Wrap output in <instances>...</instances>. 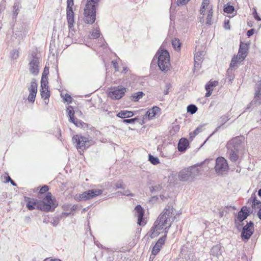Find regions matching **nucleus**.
<instances>
[{
    "mask_svg": "<svg viewBox=\"0 0 261 261\" xmlns=\"http://www.w3.org/2000/svg\"><path fill=\"white\" fill-rule=\"evenodd\" d=\"M230 119L229 115L227 114L223 115L222 116L220 117V118L218 119V122L219 123V124L217 126V127L216 128L215 130L210 135V137L213 135L214 134H215L216 132L219 131V130L221 128V127L225 124Z\"/></svg>",
    "mask_w": 261,
    "mask_h": 261,
    "instance_id": "aec40b11",
    "label": "nucleus"
},
{
    "mask_svg": "<svg viewBox=\"0 0 261 261\" xmlns=\"http://www.w3.org/2000/svg\"><path fill=\"white\" fill-rule=\"evenodd\" d=\"M134 115V113L133 111H129L127 110H121L116 115L117 117L125 119V118H128L133 117Z\"/></svg>",
    "mask_w": 261,
    "mask_h": 261,
    "instance_id": "393cba45",
    "label": "nucleus"
},
{
    "mask_svg": "<svg viewBox=\"0 0 261 261\" xmlns=\"http://www.w3.org/2000/svg\"><path fill=\"white\" fill-rule=\"evenodd\" d=\"M66 17L70 31L72 29L74 23V12L73 10H66Z\"/></svg>",
    "mask_w": 261,
    "mask_h": 261,
    "instance_id": "4be33fe9",
    "label": "nucleus"
},
{
    "mask_svg": "<svg viewBox=\"0 0 261 261\" xmlns=\"http://www.w3.org/2000/svg\"><path fill=\"white\" fill-rule=\"evenodd\" d=\"M198 110V108L196 105L190 104L187 108V112L193 115L195 114Z\"/></svg>",
    "mask_w": 261,
    "mask_h": 261,
    "instance_id": "f704fd0d",
    "label": "nucleus"
},
{
    "mask_svg": "<svg viewBox=\"0 0 261 261\" xmlns=\"http://www.w3.org/2000/svg\"><path fill=\"white\" fill-rule=\"evenodd\" d=\"M126 92V88L122 86H114L109 89V96L112 99L119 100Z\"/></svg>",
    "mask_w": 261,
    "mask_h": 261,
    "instance_id": "6e6552de",
    "label": "nucleus"
},
{
    "mask_svg": "<svg viewBox=\"0 0 261 261\" xmlns=\"http://www.w3.org/2000/svg\"><path fill=\"white\" fill-rule=\"evenodd\" d=\"M40 59L37 57V54L33 52L29 63V70L34 75H37L39 72Z\"/></svg>",
    "mask_w": 261,
    "mask_h": 261,
    "instance_id": "1a4fd4ad",
    "label": "nucleus"
},
{
    "mask_svg": "<svg viewBox=\"0 0 261 261\" xmlns=\"http://www.w3.org/2000/svg\"><path fill=\"white\" fill-rule=\"evenodd\" d=\"M38 84L35 79H32L30 83V85L28 87V90L29 91V95L28 97V100L31 103H34L35 100L37 92Z\"/></svg>",
    "mask_w": 261,
    "mask_h": 261,
    "instance_id": "ddd939ff",
    "label": "nucleus"
},
{
    "mask_svg": "<svg viewBox=\"0 0 261 261\" xmlns=\"http://www.w3.org/2000/svg\"><path fill=\"white\" fill-rule=\"evenodd\" d=\"M48 84V78H44L43 77H41V89H49Z\"/></svg>",
    "mask_w": 261,
    "mask_h": 261,
    "instance_id": "58836bf2",
    "label": "nucleus"
},
{
    "mask_svg": "<svg viewBox=\"0 0 261 261\" xmlns=\"http://www.w3.org/2000/svg\"><path fill=\"white\" fill-rule=\"evenodd\" d=\"M243 140V136H237L233 138L227 143L226 147L231 148L234 150H239V147Z\"/></svg>",
    "mask_w": 261,
    "mask_h": 261,
    "instance_id": "2eb2a0df",
    "label": "nucleus"
},
{
    "mask_svg": "<svg viewBox=\"0 0 261 261\" xmlns=\"http://www.w3.org/2000/svg\"><path fill=\"white\" fill-rule=\"evenodd\" d=\"M100 1V0H87L86 3L98 6V3Z\"/></svg>",
    "mask_w": 261,
    "mask_h": 261,
    "instance_id": "13d9d810",
    "label": "nucleus"
},
{
    "mask_svg": "<svg viewBox=\"0 0 261 261\" xmlns=\"http://www.w3.org/2000/svg\"><path fill=\"white\" fill-rule=\"evenodd\" d=\"M212 17H213L212 14H207V17H206V24L211 25L212 24V23H213Z\"/></svg>",
    "mask_w": 261,
    "mask_h": 261,
    "instance_id": "6e6d98bb",
    "label": "nucleus"
},
{
    "mask_svg": "<svg viewBox=\"0 0 261 261\" xmlns=\"http://www.w3.org/2000/svg\"><path fill=\"white\" fill-rule=\"evenodd\" d=\"M234 10V8L233 6L227 4L224 5L223 11L224 12L228 14H232Z\"/></svg>",
    "mask_w": 261,
    "mask_h": 261,
    "instance_id": "4c0bfd02",
    "label": "nucleus"
},
{
    "mask_svg": "<svg viewBox=\"0 0 261 261\" xmlns=\"http://www.w3.org/2000/svg\"><path fill=\"white\" fill-rule=\"evenodd\" d=\"M252 15L254 17V18L257 21H261V18L258 15L257 11L255 8L253 9V12H252Z\"/></svg>",
    "mask_w": 261,
    "mask_h": 261,
    "instance_id": "5fc2aeb1",
    "label": "nucleus"
},
{
    "mask_svg": "<svg viewBox=\"0 0 261 261\" xmlns=\"http://www.w3.org/2000/svg\"><path fill=\"white\" fill-rule=\"evenodd\" d=\"M189 142L187 139L181 138L178 143L177 149L181 152H184L189 147Z\"/></svg>",
    "mask_w": 261,
    "mask_h": 261,
    "instance_id": "412c9836",
    "label": "nucleus"
},
{
    "mask_svg": "<svg viewBox=\"0 0 261 261\" xmlns=\"http://www.w3.org/2000/svg\"><path fill=\"white\" fill-rule=\"evenodd\" d=\"M229 167L227 161L224 158L220 156L216 160L215 170L218 175H222L228 170Z\"/></svg>",
    "mask_w": 261,
    "mask_h": 261,
    "instance_id": "9b49d317",
    "label": "nucleus"
},
{
    "mask_svg": "<svg viewBox=\"0 0 261 261\" xmlns=\"http://www.w3.org/2000/svg\"><path fill=\"white\" fill-rule=\"evenodd\" d=\"M218 84V81H210L208 83H207L205 86V89H213V87H216Z\"/></svg>",
    "mask_w": 261,
    "mask_h": 261,
    "instance_id": "c03bdc74",
    "label": "nucleus"
},
{
    "mask_svg": "<svg viewBox=\"0 0 261 261\" xmlns=\"http://www.w3.org/2000/svg\"><path fill=\"white\" fill-rule=\"evenodd\" d=\"M227 154H229V158L232 162H236L239 159V150L233 149L231 148L226 147Z\"/></svg>",
    "mask_w": 261,
    "mask_h": 261,
    "instance_id": "5701e85b",
    "label": "nucleus"
},
{
    "mask_svg": "<svg viewBox=\"0 0 261 261\" xmlns=\"http://www.w3.org/2000/svg\"><path fill=\"white\" fill-rule=\"evenodd\" d=\"M161 111V109L157 106H153L151 109H149L143 116L144 119L151 120Z\"/></svg>",
    "mask_w": 261,
    "mask_h": 261,
    "instance_id": "a211bd4d",
    "label": "nucleus"
},
{
    "mask_svg": "<svg viewBox=\"0 0 261 261\" xmlns=\"http://www.w3.org/2000/svg\"><path fill=\"white\" fill-rule=\"evenodd\" d=\"M174 209L172 206L167 205L154 222L152 227L151 228L150 238L153 239L160 233L158 231L161 230L163 229L164 227L170 223L174 216Z\"/></svg>",
    "mask_w": 261,
    "mask_h": 261,
    "instance_id": "f257e3e1",
    "label": "nucleus"
},
{
    "mask_svg": "<svg viewBox=\"0 0 261 261\" xmlns=\"http://www.w3.org/2000/svg\"><path fill=\"white\" fill-rule=\"evenodd\" d=\"M73 123L75 126L79 127L85 128L87 126L88 124L81 120H78L77 118H75L74 122H71Z\"/></svg>",
    "mask_w": 261,
    "mask_h": 261,
    "instance_id": "e433bc0d",
    "label": "nucleus"
},
{
    "mask_svg": "<svg viewBox=\"0 0 261 261\" xmlns=\"http://www.w3.org/2000/svg\"><path fill=\"white\" fill-rule=\"evenodd\" d=\"M139 118L135 117L131 119H125L121 120V122L124 123H134L136 121H138Z\"/></svg>",
    "mask_w": 261,
    "mask_h": 261,
    "instance_id": "49530a36",
    "label": "nucleus"
},
{
    "mask_svg": "<svg viewBox=\"0 0 261 261\" xmlns=\"http://www.w3.org/2000/svg\"><path fill=\"white\" fill-rule=\"evenodd\" d=\"M251 214H253V210H251L250 207L243 206L238 213L237 220L243 222Z\"/></svg>",
    "mask_w": 261,
    "mask_h": 261,
    "instance_id": "4468645a",
    "label": "nucleus"
},
{
    "mask_svg": "<svg viewBox=\"0 0 261 261\" xmlns=\"http://www.w3.org/2000/svg\"><path fill=\"white\" fill-rule=\"evenodd\" d=\"M201 132H202V127H197L194 131L189 134L190 139L193 140V139Z\"/></svg>",
    "mask_w": 261,
    "mask_h": 261,
    "instance_id": "ea45409f",
    "label": "nucleus"
},
{
    "mask_svg": "<svg viewBox=\"0 0 261 261\" xmlns=\"http://www.w3.org/2000/svg\"><path fill=\"white\" fill-rule=\"evenodd\" d=\"M260 104V100L259 99H257L254 97L253 99L247 105L244 112H246L247 111H250L251 107L253 105L259 106Z\"/></svg>",
    "mask_w": 261,
    "mask_h": 261,
    "instance_id": "c85d7f7f",
    "label": "nucleus"
},
{
    "mask_svg": "<svg viewBox=\"0 0 261 261\" xmlns=\"http://www.w3.org/2000/svg\"><path fill=\"white\" fill-rule=\"evenodd\" d=\"M112 64L113 65L114 68H115V71H118L119 70L118 63L116 60L112 61Z\"/></svg>",
    "mask_w": 261,
    "mask_h": 261,
    "instance_id": "338daca9",
    "label": "nucleus"
},
{
    "mask_svg": "<svg viewBox=\"0 0 261 261\" xmlns=\"http://www.w3.org/2000/svg\"><path fill=\"white\" fill-rule=\"evenodd\" d=\"M190 0H177L176 4L177 6H183L187 4Z\"/></svg>",
    "mask_w": 261,
    "mask_h": 261,
    "instance_id": "4d7b16f0",
    "label": "nucleus"
},
{
    "mask_svg": "<svg viewBox=\"0 0 261 261\" xmlns=\"http://www.w3.org/2000/svg\"><path fill=\"white\" fill-rule=\"evenodd\" d=\"M72 141L76 144L75 146L77 149L82 151L90 147L93 143L91 139L83 136L81 135H76L72 137Z\"/></svg>",
    "mask_w": 261,
    "mask_h": 261,
    "instance_id": "423d86ee",
    "label": "nucleus"
},
{
    "mask_svg": "<svg viewBox=\"0 0 261 261\" xmlns=\"http://www.w3.org/2000/svg\"><path fill=\"white\" fill-rule=\"evenodd\" d=\"M234 222L236 228L238 230H240L242 226L243 225L242 222H240L239 221H237L236 218L234 219Z\"/></svg>",
    "mask_w": 261,
    "mask_h": 261,
    "instance_id": "052dcab7",
    "label": "nucleus"
},
{
    "mask_svg": "<svg viewBox=\"0 0 261 261\" xmlns=\"http://www.w3.org/2000/svg\"><path fill=\"white\" fill-rule=\"evenodd\" d=\"M115 189H124L125 186L123 184V182L122 180H119L118 182H117L115 184Z\"/></svg>",
    "mask_w": 261,
    "mask_h": 261,
    "instance_id": "09e8293b",
    "label": "nucleus"
},
{
    "mask_svg": "<svg viewBox=\"0 0 261 261\" xmlns=\"http://www.w3.org/2000/svg\"><path fill=\"white\" fill-rule=\"evenodd\" d=\"M211 254L216 257L221 255L222 248L220 245H217L213 246L211 250Z\"/></svg>",
    "mask_w": 261,
    "mask_h": 261,
    "instance_id": "bb28decb",
    "label": "nucleus"
},
{
    "mask_svg": "<svg viewBox=\"0 0 261 261\" xmlns=\"http://www.w3.org/2000/svg\"><path fill=\"white\" fill-rule=\"evenodd\" d=\"M10 57L12 59L15 60L19 57V53L17 49H13L10 53Z\"/></svg>",
    "mask_w": 261,
    "mask_h": 261,
    "instance_id": "de8ad7c7",
    "label": "nucleus"
},
{
    "mask_svg": "<svg viewBox=\"0 0 261 261\" xmlns=\"http://www.w3.org/2000/svg\"><path fill=\"white\" fill-rule=\"evenodd\" d=\"M254 98L261 101V80L257 81L254 88Z\"/></svg>",
    "mask_w": 261,
    "mask_h": 261,
    "instance_id": "a878e982",
    "label": "nucleus"
},
{
    "mask_svg": "<svg viewBox=\"0 0 261 261\" xmlns=\"http://www.w3.org/2000/svg\"><path fill=\"white\" fill-rule=\"evenodd\" d=\"M117 196L124 195L126 196H134V194L130 192V190H126L123 191H118L116 193Z\"/></svg>",
    "mask_w": 261,
    "mask_h": 261,
    "instance_id": "a19ab883",
    "label": "nucleus"
},
{
    "mask_svg": "<svg viewBox=\"0 0 261 261\" xmlns=\"http://www.w3.org/2000/svg\"><path fill=\"white\" fill-rule=\"evenodd\" d=\"M21 6L19 1H15L13 7V19H16Z\"/></svg>",
    "mask_w": 261,
    "mask_h": 261,
    "instance_id": "cd10ccee",
    "label": "nucleus"
},
{
    "mask_svg": "<svg viewBox=\"0 0 261 261\" xmlns=\"http://www.w3.org/2000/svg\"><path fill=\"white\" fill-rule=\"evenodd\" d=\"M205 55V53L203 50L198 51L194 55V67L196 68L198 67L203 57Z\"/></svg>",
    "mask_w": 261,
    "mask_h": 261,
    "instance_id": "b1692460",
    "label": "nucleus"
},
{
    "mask_svg": "<svg viewBox=\"0 0 261 261\" xmlns=\"http://www.w3.org/2000/svg\"><path fill=\"white\" fill-rule=\"evenodd\" d=\"M157 59L159 69L163 72H167L170 68V56L168 51L166 49L159 50L154 56L151 65Z\"/></svg>",
    "mask_w": 261,
    "mask_h": 261,
    "instance_id": "f03ea898",
    "label": "nucleus"
},
{
    "mask_svg": "<svg viewBox=\"0 0 261 261\" xmlns=\"http://www.w3.org/2000/svg\"><path fill=\"white\" fill-rule=\"evenodd\" d=\"M100 35V31L98 28L94 29L91 33L90 38L96 39L99 37Z\"/></svg>",
    "mask_w": 261,
    "mask_h": 261,
    "instance_id": "37998d69",
    "label": "nucleus"
},
{
    "mask_svg": "<svg viewBox=\"0 0 261 261\" xmlns=\"http://www.w3.org/2000/svg\"><path fill=\"white\" fill-rule=\"evenodd\" d=\"M247 203L251 205V210H253V212L254 211L255 212L256 209L261 208V201L257 199L256 196L254 193L251 195Z\"/></svg>",
    "mask_w": 261,
    "mask_h": 261,
    "instance_id": "f3484780",
    "label": "nucleus"
},
{
    "mask_svg": "<svg viewBox=\"0 0 261 261\" xmlns=\"http://www.w3.org/2000/svg\"><path fill=\"white\" fill-rule=\"evenodd\" d=\"M232 67H230L227 70L226 73L228 78L230 81L233 80L234 79V75L232 73Z\"/></svg>",
    "mask_w": 261,
    "mask_h": 261,
    "instance_id": "3c124183",
    "label": "nucleus"
},
{
    "mask_svg": "<svg viewBox=\"0 0 261 261\" xmlns=\"http://www.w3.org/2000/svg\"><path fill=\"white\" fill-rule=\"evenodd\" d=\"M64 99L65 101H66L68 103H70V102H71V101H72V97L68 94H66L64 97Z\"/></svg>",
    "mask_w": 261,
    "mask_h": 261,
    "instance_id": "e2e57ef3",
    "label": "nucleus"
},
{
    "mask_svg": "<svg viewBox=\"0 0 261 261\" xmlns=\"http://www.w3.org/2000/svg\"><path fill=\"white\" fill-rule=\"evenodd\" d=\"M97 7L94 5L86 3L84 13V21L85 23L91 24L95 22Z\"/></svg>",
    "mask_w": 261,
    "mask_h": 261,
    "instance_id": "39448f33",
    "label": "nucleus"
},
{
    "mask_svg": "<svg viewBox=\"0 0 261 261\" xmlns=\"http://www.w3.org/2000/svg\"><path fill=\"white\" fill-rule=\"evenodd\" d=\"M137 224L140 226H144L145 224L144 222V216H137Z\"/></svg>",
    "mask_w": 261,
    "mask_h": 261,
    "instance_id": "603ef678",
    "label": "nucleus"
},
{
    "mask_svg": "<svg viewBox=\"0 0 261 261\" xmlns=\"http://www.w3.org/2000/svg\"><path fill=\"white\" fill-rule=\"evenodd\" d=\"M165 240L166 236H163L158 240L155 244L153 247L151 251L152 254L154 256L156 255L160 252L162 246L165 243Z\"/></svg>",
    "mask_w": 261,
    "mask_h": 261,
    "instance_id": "6ab92c4d",
    "label": "nucleus"
},
{
    "mask_svg": "<svg viewBox=\"0 0 261 261\" xmlns=\"http://www.w3.org/2000/svg\"><path fill=\"white\" fill-rule=\"evenodd\" d=\"M67 115L69 117V121L70 122H74V111L73 110V108L72 106H69L67 108Z\"/></svg>",
    "mask_w": 261,
    "mask_h": 261,
    "instance_id": "c756f323",
    "label": "nucleus"
},
{
    "mask_svg": "<svg viewBox=\"0 0 261 261\" xmlns=\"http://www.w3.org/2000/svg\"><path fill=\"white\" fill-rule=\"evenodd\" d=\"M199 164L195 165L181 170L178 173V179L181 181H192L200 172Z\"/></svg>",
    "mask_w": 261,
    "mask_h": 261,
    "instance_id": "7ed1b4c3",
    "label": "nucleus"
},
{
    "mask_svg": "<svg viewBox=\"0 0 261 261\" xmlns=\"http://www.w3.org/2000/svg\"><path fill=\"white\" fill-rule=\"evenodd\" d=\"M254 223L250 221L247 222L246 224L242 228L241 237L245 242L248 241L254 231Z\"/></svg>",
    "mask_w": 261,
    "mask_h": 261,
    "instance_id": "9d476101",
    "label": "nucleus"
},
{
    "mask_svg": "<svg viewBox=\"0 0 261 261\" xmlns=\"http://www.w3.org/2000/svg\"><path fill=\"white\" fill-rule=\"evenodd\" d=\"M51 223L54 226H57L59 223V219L58 218H54Z\"/></svg>",
    "mask_w": 261,
    "mask_h": 261,
    "instance_id": "0e129e2a",
    "label": "nucleus"
},
{
    "mask_svg": "<svg viewBox=\"0 0 261 261\" xmlns=\"http://www.w3.org/2000/svg\"><path fill=\"white\" fill-rule=\"evenodd\" d=\"M175 219V217H173V218L172 219V220L171 221V222H170V223H168V224H169L168 226L165 227L164 228V232L165 234L163 236H166V238H167V234L168 233V231L171 226V224L173 223V222L174 221Z\"/></svg>",
    "mask_w": 261,
    "mask_h": 261,
    "instance_id": "8fccbe9b",
    "label": "nucleus"
},
{
    "mask_svg": "<svg viewBox=\"0 0 261 261\" xmlns=\"http://www.w3.org/2000/svg\"><path fill=\"white\" fill-rule=\"evenodd\" d=\"M224 28L226 30H229L230 29L229 19H225L224 21Z\"/></svg>",
    "mask_w": 261,
    "mask_h": 261,
    "instance_id": "bf43d9fd",
    "label": "nucleus"
},
{
    "mask_svg": "<svg viewBox=\"0 0 261 261\" xmlns=\"http://www.w3.org/2000/svg\"><path fill=\"white\" fill-rule=\"evenodd\" d=\"M74 199L75 201L80 202L82 201H86L84 192L82 193L76 194L74 196Z\"/></svg>",
    "mask_w": 261,
    "mask_h": 261,
    "instance_id": "a18cd8bd",
    "label": "nucleus"
},
{
    "mask_svg": "<svg viewBox=\"0 0 261 261\" xmlns=\"http://www.w3.org/2000/svg\"><path fill=\"white\" fill-rule=\"evenodd\" d=\"M49 73V69L46 66L45 67L44 69V71L42 74L41 77H43L44 78H47V75Z\"/></svg>",
    "mask_w": 261,
    "mask_h": 261,
    "instance_id": "680f3d73",
    "label": "nucleus"
},
{
    "mask_svg": "<svg viewBox=\"0 0 261 261\" xmlns=\"http://www.w3.org/2000/svg\"><path fill=\"white\" fill-rule=\"evenodd\" d=\"M172 45L173 47L177 51L180 49L181 43L178 38H174L172 40Z\"/></svg>",
    "mask_w": 261,
    "mask_h": 261,
    "instance_id": "473e14b6",
    "label": "nucleus"
},
{
    "mask_svg": "<svg viewBox=\"0 0 261 261\" xmlns=\"http://www.w3.org/2000/svg\"><path fill=\"white\" fill-rule=\"evenodd\" d=\"M161 186L160 185H158V186H154L151 187L150 190L151 192H154V191H159V190H161Z\"/></svg>",
    "mask_w": 261,
    "mask_h": 261,
    "instance_id": "774afa93",
    "label": "nucleus"
},
{
    "mask_svg": "<svg viewBox=\"0 0 261 261\" xmlns=\"http://www.w3.org/2000/svg\"><path fill=\"white\" fill-rule=\"evenodd\" d=\"M103 191L101 189H91L84 192L86 201L101 195Z\"/></svg>",
    "mask_w": 261,
    "mask_h": 261,
    "instance_id": "dca6fc26",
    "label": "nucleus"
},
{
    "mask_svg": "<svg viewBox=\"0 0 261 261\" xmlns=\"http://www.w3.org/2000/svg\"><path fill=\"white\" fill-rule=\"evenodd\" d=\"M49 190V187L47 185L43 186L39 190L38 192L37 197L38 198H40V196L44 193H48V191Z\"/></svg>",
    "mask_w": 261,
    "mask_h": 261,
    "instance_id": "c9c22d12",
    "label": "nucleus"
},
{
    "mask_svg": "<svg viewBox=\"0 0 261 261\" xmlns=\"http://www.w3.org/2000/svg\"><path fill=\"white\" fill-rule=\"evenodd\" d=\"M249 44L241 42L239 51L237 56H234L231 59L230 67H236L245 60L248 54Z\"/></svg>",
    "mask_w": 261,
    "mask_h": 261,
    "instance_id": "20e7f679",
    "label": "nucleus"
},
{
    "mask_svg": "<svg viewBox=\"0 0 261 261\" xmlns=\"http://www.w3.org/2000/svg\"><path fill=\"white\" fill-rule=\"evenodd\" d=\"M6 2L4 0L1 1L0 3V14L2 13L3 11H4L5 9L6 8Z\"/></svg>",
    "mask_w": 261,
    "mask_h": 261,
    "instance_id": "69168bd1",
    "label": "nucleus"
},
{
    "mask_svg": "<svg viewBox=\"0 0 261 261\" xmlns=\"http://www.w3.org/2000/svg\"><path fill=\"white\" fill-rule=\"evenodd\" d=\"M74 5L73 0H67L66 10H73L72 7Z\"/></svg>",
    "mask_w": 261,
    "mask_h": 261,
    "instance_id": "864d4df0",
    "label": "nucleus"
},
{
    "mask_svg": "<svg viewBox=\"0 0 261 261\" xmlns=\"http://www.w3.org/2000/svg\"><path fill=\"white\" fill-rule=\"evenodd\" d=\"M148 161L153 165H155L160 163L159 159L158 157L149 154L148 155Z\"/></svg>",
    "mask_w": 261,
    "mask_h": 261,
    "instance_id": "79ce46f5",
    "label": "nucleus"
},
{
    "mask_svg": "<svg viewBox=\"0 0 261 261\" xmlns=\"http://www.w3.org/2000/svg\"><path fill=\"white\" fill-rule=\"evenodd\" d=\"M144 95H145V94L142 91L134 93L132 95V100L135 102L138 101Z\"/></svg>",
    "mask_w": 261,
    "mask_h": 261,
    "instance_id": "7c9ffc66",
    "label": "nucleus"
},
{
    "mask_svg": "<svg viewBox=\"0 0 261 261\" xmlns=\"http://www.w3.org/2000/svg\"><path fill=\"white\" fill-rule=\"evenodd\" d=\"M40 93L41 97L44 99V100L49 99L50 95V92L49 89H40Z\"/></svg>",
    "mask_w": 261,
    "mask_h": 261,
    "instance_id": "2f4dec72",
    "label": "nucleus"
},
{
    "mask_svg": "<svg viewBox=\"0 0 261 261\" xmlns=\"http://www.w3.org/2000/svg\"><path fill=\"white\" fill-rule=\"evenodd\" d=\"M24 201L27 203V207L30 211L37 209L45 212H48L42 200L25 196Z\"/></svg>",
    "mask_w": 261,
    "mask_h": 261,
    "instance_id": "0eeeda50",
    "label": "nucleus"
},
{
    "mask_svg": "<svg viewBox=\"0 0 261 261\" xmlns=\"http://www.w3.org/2000/svg\"><path fill=\"white\" fill-rule=\"evenodd\" d=\"M42 201L48 212L54 211L58 205V202L56 199L52 198V194L50 192H48L46 194Z\"/></svg>",
    "mask_w": 261,
    "mask_h": 261,
    "instance_id": "f8f14e48",
    "label": "nucleus"
},
{
    "mask_svg": "<svg viewBox=\"0 0 261 261\" xmlns=\"http://www.w3.org/2000/svg\"><path fill=\"white\" fill-rule=\"evenodd\" d=\"M135 215L136 216L144 215V210L140 205H137L135 208Z\"/></svg>",
    "mask_w": 261,
    "mask_h": 261,
    "instance_id": "72a5a7b5",
    "label": "nucleus"
}]
</instances>
